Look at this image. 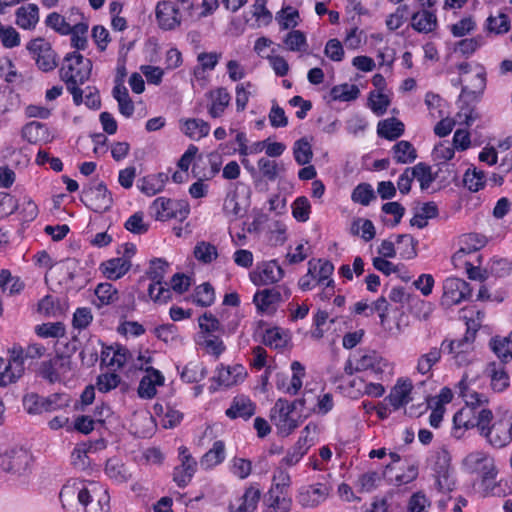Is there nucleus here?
I'll return each instance as SVG.
<instances>
[{"label": "nucleus", "instance_id": "obj_1", "mask_svg": "<svg viewBox=\"0 0 512 512\" xmlns=\"http://www.w3.org/2000/svg\"><path fill=\"white\" fill-rule=\"evenodd\" d=\"M459 395L464 399L465 406L455 413L453 423L455 429H471L477 428L480 432L482 419L484 415L489 414L490 409L483 405L487 403V398L470 388L468 376L463 375L457 384Z\"/></svg>", "mask_w": 512, "mask_h": 512}, {"label": "nucleus", "instance_id": "obj_2", "mask_svg": "<svg viewBox=\"0 0 512 512\" xmlns=\"http://www.w3.org/2000/svg\"><path fill=\"white\" fill-rule=\"evenodd\" d=\"M395 364L376 350L355 352L346 362L344 371L347 375L367 372L376 380L382 381L394 375Z\"/></svg>", "mask_w": 512, "mask_h": 512}, {"label": "nucleus", "instance_id": "obj_3", "mask_svg": "<svg viewBox=\"0 0 512 512\" xmlns=\"http://www.w3.org/2000/svg\"><path fill=\"white\" fill-rule=\"evenodd\" d=\"M305 403V398H299L292 402L284 398L276 400L270 410V420L276 427L279 435L286 437L300 426L303 418L297 410L304 407Z\"/></svg>", "mask_w": 512, "mask_h": 512}, {"label": "nucleus", "instance_id": "obj_4", "mask_svg": "<svg viewBox=\"0 0 512 512\" xmlns=\"http://www.w3.org/2000/svg\"><path fill=\"white\" fill-rule=\"evenodd\" d=\"M92 62L79 52L68 53L60 68V77L67 84H84L90 77Z\"/></svg>", "mask_w": 512, "mask_h": 512}, {"label": "nucleus", "instance_id": "obj_5", "mask_svg": "<svg viewBox=\"0 0 512 512\" xmlns=\"http://www.w3.org/2000/svg\"><path fill=\"white\" fill-rule=\"evenodd\" d=\"M493 413L485 414L479 434L495 448L505 447L512 440V421L499 419L493 422Z\"/></svg>", "mask_w": 512, "mask_h": 512}, {"label": "nucleus", "instance_id": "obj_6", "mask_svg": "<svg viewBox=\"0 0 512 512\" xmlns=\"http://www.w3.org/2000/svg\"><path fill=\"white\" fill-rule=\"evenodd\" d=\"M95 488V483L70 479L60 491V501L64 508L72 507L77 501L83 507V512H89L87 507L92 502V493Z\"/></svg>", "mask_w": 512, "mask_h": 512}, {"label": "nucleus", "instance_id": "obj_7", "mask_svg": "<svg viewBox=\"0 0 512 512\" xmlns=\"http://www.w3.org/2000/svg\"><path fill=\"white\" fill-rule=\"evenodd\" d=\"M334 266L330 261L310 260L308 262V272L299 279L298 285L301 290L309 291L316 285H322L333 289V280L331 275Z\"/></svg>", "mask_w": 512, "mask_h": 512}, {"label": "nucleus", "instance_id": "obj_8", "mask_svg": "<svg viewBox=\"0 0 512 512\" xmlns=\"http://www.w3.org/2000/svg\"><path fill=\"white\" fill-rule=\"evenodd\" d=\"M167 269V261L156 258L151 260L150 266L146 272L147 277L152 281L148 287V294L155 302L165 303L171 298V292L167 283L163 284Z\"/></svg>", "mask_w": 512, "mask_h": 512}, {"label": "nucleus", "instance_id": "obj_9", "mask_svg": "<svg viewBox=\"0 0 512 512\" xmlns=\"http://www.w3.org/2000/svg\"><path fill=\"white\" fill-rule=\"evenodd\" d=\"M463 465L468 472L477 474L483 481L494 480L498 474L494 457L482 450L469 453Z\"/></svg>", "mask_w": 512, "mask_h": 512}, {"label": "nucleus", "instance_id": "obj_10", "mask_svg": "<svg viewBox=\"0 0 512 512\" xmlns=\"http://www.w3.org/2000/svg\"><path fill=\"white\" fill-rule=\"evenodd\" d=\"M31 461V454L23 448L14 447L0 452V469L12 476L24 475Z\"/></svg>", "mask_w": 512, "mask_h": 512}, {"label": "nucleus", "instance_id": "obj_11", "mask_svg": "<svg viewBox=\"0 0 512 512\" xmlns=\"http://www.w3.org/2000/svg\"><path fill=\"white\" fill-rule=\"evenodd\" d=\"M149 211L151 216L158 221L172 218L183 221L188 217L190 208L185 202H175L165 197H158L152 202Z\"/></svg>", "mask_w": 512, "mask_h": 512}, {"label": "nucleus", "instance_id": "obj_12", "mask_svg": "<svg viewBox=\"0 0 512 512\" xmlns=\"http://www.w3.org/2000/svg\"><path fill=\"white\" fill-rule=\"evenodd\" d=\"M26 49L41 71L50 72L57 67V55L51 44L45 39H32L27 43Z\"/></svg>", "mask_w": 512, "mask_h": 512}, {"label": "nucleus", "instance_id": "obj_13", "mask_svg": "<svg viewBox=\"0 0 512 512\" xmlns=\"http://www.w3.org/2000/svg\"><path fill=\"white\" fill-rule=\"evenodd\" d=\"M72 361L69 356L57 355L43 361L39 367V375L50 383L65 381L72 375Z\"/></svg>", "mask_w": 512, "mask_h": 512}, {"label": "nucleus", "instance_id": "obj_14", "mask_svg": "<svg viewBox=\"0 0 512 512\" xmlns=\"http://www.w3.org/2000/svg\"><path fill=\"white\" fill-rule=\"evenodd\" d=\"M8 354V363L0 373V386L3 387L17 382L25 372L24 348L14 344L8 350Z\"/></svg>", "mask_w": 512, "mask_h": 512}, {"label": "nucleus", "instance_id": "obj_15", "mask_svg": "<svg viewBox=\"0 0 512 512\" xmlns=\"http://www.w3.org/2000/svg\"><path fill=\"white\" fill-rule=\"evenodd\" d=\"M81 201L89 209L97 213L108 211L113 204L111 192L103 183H97L84 189L82 191Z\"/></svg>", "mask_w": 512, "mask_h": 512}, {"label": "nucleus", "instance_id": "obj_16", "mask_svg": "<svg viewBox=\"0 0 512 512\" xmlns=\"http://www.w3.org/2000/svg\"><path fill=\"white\" fill-rule=\"evenodd\" d=\"M284 277V270L277 260L263 261L249 273L251 282L256 286H266L279 282Z\"/></svg>", "mask_w": 512, "mask_h": 512}, {"label": "nucleus", "instance_id": "obj_17", "mask_svg": "<svg viewBox=\"0 0 512 512\" xmlns=\"http://www.w3.org/2000/svg\"><path fill=\"white\" fill-rule=\"evenodd\" d=\"M206 109L209 117L213 119L224 116L231 104V94L225 87H216L205 93Z\"/></svg>", "mask_w": 512, "mask_h": 512}, {"label": "nucleus", "instance_id": "obj_18", "mask_svg": "<svg viewBox=\"0 0 512 512\" xmlns=\"http://www.w3.org/2000/svg\"><path fill=\"white\" fill-rule=\"evenodd\" d=\"M156 20L159 27L170 31L180 26L182 16L174 1L163 0L157 3L155 9Z\"/></svg>", "mask_w": 512, "mask_h": 512}, {"label": "nucleus", "instance_id": "obj_19", "mask_svg": "<svg viewBox=\"0 0 512 512\" xmlns=\"http://www.w3.org/2000/svg\"><path fill=\"white\" fill-rule=\"evenodd\" d=\"M471 294L469 284L459 278H447L443 283L442 304L450 307L459 304Z\"/></svg>", "mask_w": 512, "mask_h": 512}, {"label": "nucleus", "instance_id": "obj_20", "mask_svg": "<svg viewBox=\"0 0 512 512\" xmlns=\"http://www.w3.org/2000/svg\"><path fill=\"white\" fill-rule=\"evenodd\" d=\"M180 465L174 468L173 480L178 487L187 486L197 470V461L185 446L179 447Z\"/></svg>", "mask_w": 512, "mask_h": 512}, {"label": "nucleus", "instance_id": "obj_21", "mask_svg": "<svg viewBox=\"0 0 512 512\" xmlns=\"http://www.w3.org/2000/svg\"><path fill=\"white\" fill-rule=\"evenodd\" d=\"M412 391V380L407 377H400L396 380L385 400L389 402L394 410H399L412 401Z\"/></svg>", "mask_w": 512, "mask_h": 512}, {"label": "nucleus", "instance_id": "obj_22", "mask_svg": "<svg viewBox=\"0 0 512 512\" xmlns=\"http://www.w3.org/2000/svg\"><path fill=\"white\" fill-rule=\"evenodd\" d=\"M291 370L293 374L289 380V384L287 385L284 383V380H287V375L277 374L276 387L283 393L296 395L302 388L303 378L305 376V368L300 362L293 361L291 363Z\"/></svg>", "mask_w": 512, "mask_h": 512}, {"label": "nucleus", "instance_id": "obj_23", "mask_svg": "<svg viewBox=\"0 0 512 512\" xmlns=\"http://www.w3.org/2000/svg\"><path fill=\"white\" fill-rule=\"evenodd\" d=\"M329 487L323 483L304 486L299 490L298 501L303 507L313 508L326 500Z\"/></svg>", "mask_w": 512, "mask_h": 512}, {"label": "nucleus", "instance_id": "obj_24", "mask_svg": "<svg viewBox=\"0 0 512 512\" xmlns=\"http://www.w3.org/2000/svg\"><path fill=\"white\" fill-rule=\"evenodd\" d=\"M132 357L129 350L121 345L103 346L101 350L102 364L113 370L121 369Z\"/></svg>", "mask_w": 512, "mask_h": 512}, {"label": "nucleus", "instance_id": "obj_25", "mask_svg": "<svg viewBox=\"0 0 512 512\" xmlns=\"http://www.w3.org/2000/svg\"><path fill=\"white\" fill-rule=\"evenodd\" d=\"M281 302L282 295L277 288L257 291L253 297V303L264 314L274 313Z\"/></svg>", "mask_w": 512, "mask_h": 512}, {"label": "nucleus", "instance_id": "obj_26", "mask_svg": "<svg viewBox=\"0 0 512 512\" xmlns=\"http://www.w3.org/2000/svg\"><path fill=\"white\" fill-rule=\"evenodd\" d=\"M78 19H82V14L77 8H72L68 17L62 16L57 12L50 13L46 17L45 24L61 35H69L72 31L73 23Z\"/></svg>", "mask_w": 512, "mask_h": 512}, {"label": "nucleus", "instance_id": "obj_27", "mask_svg": "<svg viewBox=\"0 0 512 512\" xmlns=\"http://www.w3.org/2000/svg\"><path fill=\"white\" fill-rule=\"evenodd\" d=\"M146 375L138 386V395L143 399H152L157 393V387L163 386L165 378L162 373L154 368H145Z\"/></svg>", "mask_w": 512, "mask_h": 512}, {"label": "nucleus", "instance_id": "obj_28", "mask_svg": "<svg viewBox=\"0 0 512 512\" xmlns=\"http://www.w3.org/2000/svg\"><path fill=\"white\" fill-rule=\"evenodd\" d=\"M22 137L31 144H46L54 139L48 126L38 121L27 123L22 129Z\"/></svg>", "mask_w": 512, "mask_h": 512}, {"label": "nucleus", "instance_id": "obj_29", "mask_svg": "<svg viewBox=\"0 0 512 512\" xmlns=\"http://www.w3.org/2000/svg\"><path fill=\"white\" fill-rule=\"evenodd\" d=\"M246 377L245 368L242 365L224 366L217 368L215 380L220 386L231 387L244 381Z\"/></svg>", "mask_w": 512, "mask_h": 512}, {"label": "nucleus", "instance_id": "obj_30", "mask_svg": "<svg viewBox=\"0 0 512 512\" xmlns=\"http://www.w3.org/2000/svg\"><path fill=\"white\" fill-rule=\"evenodd\" d=\"M411 26L419 33H431L438 27L437 16L433 11L421 9L412 15Z\"/></svg>", "mask_w": 512, "mask_h": 512}, {"label": "nucleus", "instance_id": "obj_31", "mask_svg": "<svg viewBox=\"0 0 512 512\" xmlns=\"http://www.w3.org/2000/svg\"><path fill=\"white\" fill-rule=\"evenodd\" d=\"M442 348L441 346L432 347L426 353L421 354L416 362L415 371L416 373L426 376L427 378L432 377V369L435 365H437L442 357Z\"/></svg>", "mask_w": 512, "mask_h": 512}, {"label": "nucleus", "instance_id": "obj_32", "mask_svg": "<svg viewBox=\"0 0 512 512\" xmlns=\"http://www.w3.org/2000/svg\"><path fill=\"white\" fill-rule=\"evenodd\" d=\"M255 413L254 403L246 396L240 395L233 398L231 406L226 410V416L230 419H249Z\"/></svg>", "mask_w": 512, "mask_h": 512}, {"label": "nucleus", "instance_id": "obj_33", "mask_svg": "<svg viewBox=\"0 0 512 512\" xmlns=\"http://www.w3.org/2000/svg\"><path fill=\"white\" fill-rule=\"evenodd\" d=\"M260 496V490L250 486L241 497L230 504V509L232 512H253L257 508Z\"/></svg>", "mask_w": 512, "mask_h": 512}, {"label": "nucleus", "instance_id": "obj_34", "mask_svg": "<svg viewBox=\"0 0 512 512\" xmlns=\"http://www.w3.org/2000/svg\"><path fill=\"white\" fill-rule=\"evenodd\" d=\"M181 131L190 139L198 141L210 132V124L200 118H188L180 121Z\"/></svg>", "mask_w": 512, "mask_h": 512}, {"label": "nucleus", "instance_id": "obj_35", "mask_svg": "<svg viewBox=\"0 0 512 512\" xmlns=\"http://www.w3.org/2000/svg\"><path fill=\"white\" fill-rule=\"evenodd\" d=\"M16 24L24 30H32L39 22V8L36 4L29 3L16 10Z\"/></svg>", "mask_w": 512, "mask_h": 512}, {"label": "nucleus", "instance_id": "obj_36", "mask_svg": "<svg viewBox=\"0 0 512 512\" xmlns=\"http://www.w3.org/2000/svg\"><path fill=\"white\" fill-rule=\"evenodd\" d=\"M131 261L127 258H112L101 264L103 274L110 280H117L123 277L131 268Z\"/></svg>", "mask_w": 512, "mask_h": 512}, {"label": "nucleus", "instance_id": "obj_37", "mask_svg": "<svg viewBox=\"0 0 512 512\" xmlns=\"http://www.w3.org/2000/svg\"><path fill=\"white\" fill-rule=\"evenodd\" d=\"M167 179L168 177L165 173L148 175L139 180L138 188L142 193L153 196L164 189Z\"/></svg>", "mask_w": 512, "mask_h": 512}, {"label": "nucleus", "instance_id": "obj_38", "mask_svg": "<svg viewBox=\"0 0 512 512\" xmlns=\"http://www.w3.org/2000/svg\"><path fill=\"white\" fill-rule=\"evenodd\" d=\"M225 459V444L221 440H217L213 443L211 449H209L201 458L200 464L205 469H211L221 464Z\"/></svg>", "mask_w": 512, "mask_h": 512}, {"label": "nucleus", "instance_id": "obj_39", "mask_svg": "<svg viewBox=\"0 0 512 512\" xmlns=\"http://www.w3.org/2000/svg\"><path fill=\"white\" fill-rule=\"evenodd\" d=\"M377 133L385 139L395 140L404 133V124L396 118H388L378 123Z\"/></svg>", "mask_w": 512, "mask_h": 512}, {"label": "nucleus", "instance_id": "obj_40", "mask_svg": "<svg viewBox=\"0 0 512 512\" xmlns=\"http://www.w3.org/2000/svg\"><path fill=\"white\" fill-rule=\"evenodd\" d=\"M441 348L448 354L473 353V339L468 335L457 340L445 339L441 343Z\"/></svg>", "mask_w": 512, "mask_h": 512}, {"label": "nucleus", "instance_id": "obj_41", "mask_svg": "<svg viewBox=\"0 0 512 512\" xmlns=\"http://www.w3.org/2000/svg\"><path fill=\"white\" fill-rule=\"evenodd\" d=\"M104 471L111 480L119 484L127 482L131 477L124 464L117 458L108 459Z\"/></svg>", "mask_w": 512, "mask_h": 512}, {"label": "nucleus", "instance_id": "obj_42", "mask_svg": "<svg viewBox=\"0 0 512 512\" xmlns=\"http://www.w3.org/2000/svg\"><path fill=\"white\" fill-rule=\"evenodd\" d=\"M392 151L394 160L399 164H409L414 162L417 158L416 149L406 140L397 142L393 146Z\"/></svg>", "mask_w": 512, "mask_h": 512}, {"label": "nucleus", "instance_id": "obj_43", "mask_svg": "<svg viewBox=\"0 0 512 512\" xmlns=\"http://www.w3.org/2000/svg\"><path fill=\"white\" fill-rule=\"evenodd\" d=\"M494 391L502 392L509 386V376L505 368L496 363H490L487 368Z\"/></svg>", "mask_w": 512, "mask_h": 512}, {"label": "nucleus", "instance_id": "obj_44", "mask_svg": "<svg viewBox=\"0 0 512 512\" xmlns=\"http://www.w3.org/2000/svg\"><path fill=\"white\" fill-rule=\"evenodd\" d=\"M289 340L290 337L288 332L279 327L267 329L263 335V343L274 349H282L286 347Z\"/></svg>", "mask_w": 512, "mask_h": 512}, {"label": "nucleus", "instance_id": "obj_45", "mask_svg": "<svg viewBox=\"0 0 512 512\" xmlns=\"http://www.w3.org/2000/svg\"><path fill=\"white\" fill-rule=\"evenodd\" d=\"M284 492L268 490L264 503L268 508L267 512H289L290 500L285 498Z\"/></svg>", "mask_w": 512, "mask_h": 512}, {"label": "nucleus", "instance_id": "obj_46", "mask_svg": "<svg viewBox=\"0 0 512 512\" xmlns=\"http://www.w3.org/2000/svg\"><path fill=\"white\" fill-rule=\"evenodd\" d=\"M87 33H88V23L82 19H78L75 23H73L72 31L69 33L71 35V45L77 50H84L87 47Z\"/></svg>", "mask_w": 512, "mask_h": 512}, {"label": "nucleus", "instance_id": "obj_47", "mask_svg": "<svg viewBox=\"0 0 512 512\" xmlns=\"http://www.w3.org/2000/svg\"><path fill=\"white\" fill-rule=\"evenodd\" d=\"M197 343L210 355L219 357L225 351V345L220 337L214 334H199Z\"/></svg>", "mask_w": 512, "mask_h": 512}, {"label": "nucleus", "instance_id": "obj_48", "mask_svg": "<svg viewBox=\"0 0 512 512\" xmlns=\"http://www.w3.org/2000/svg\"><path fill=\"white\" fill-rule=\"evenodd\" d=\"M255 91H256L255 85L249 81L236 85V87H235V104H236V110L238 112H242L246 109L249 99Z\"/></svg>", "mask_w": 512, "mask_h": 512}, {"label": "nucleus", "instance_id": "obj_49", "mask_svg": "<svg viewBox=\"0 0 512 512\" xmlns=\"http://www.w3.org/2000/svg\"><path fill=\"white\" fill-rule=\"evenodd\" d=\"M429 464L433 474H440L452 470L451 457L449 452L445 449L435 451L429 459Z\"/></svg>", "mask_w": 512, "mask_h": 512}, {"label": "nucleus", "instance_id": "obj_50", "mask_svg": "<svg viewBox=\"0 0 512 512\" xmlns=\"http://www.w3.org/2000/svg\"><path fill=\"white\" fill-rule=\"evenodd\" d=\"M489 346L502 363H508L512 360L511 344L504 337L495 336L491 338Z\"/></svg>", "mask_w": 512, "mask_h": 512}, {"label": "nucleus", "instance_id": "obj_51", "mask_svg": "<svg viewBox=\"0 0 512 512\" xmlns=\"http://www.w3.org/2000/svg\"><path fill=\"white\" fill-rule=\"evenodd\" d=\"M92 446L86 443L77 445L71 453V463L75 469L84 471L90 467L88 453Z\"/></svg>", "mask_w": 512, "mask_h": 512}, {"label": "nucleus", "instance_id": "obj_52", "mask_svg": "<svg viewBox=\"0 0 512 512\" xmlns=\"http://www.w3.org/2000/svg\"><path fill=\"white\" fill-rule=\"evenodd\" d=\"M396 251L403 259H412L417 255V241L408 234H401L396 237Z\"/></svg>", "mask_w": 512, "mask_h": 512}, {"label": "nucleus", "instance_id": "obj_53", "mask_svg": "<svg viewBox=\"0 0 512 512\" xmlns=\"http://www.w3.org/2000/svg\"><path fill=\"white\" fill-rule=\"evenodd\" d=\"M411 175L416 179L422 190H426L430 187L432 182L435 180V176L432 174L431 167L425 163H418L414 167H409Z\"/></svg>", "mask_w": 512, "mask_h": 512}, {"label": "nucleus", "instance_id": "obj_54", "mask_svg": "<svg viewBox=\"0 0 512 512\" xmlns=\"http://www.w3.org/2000/svg\"><path fill=\"white\" fill-rule=\"evenodd\" d=\"M293 155L295 161L299 165H306L310 163L313 157V151L307 138H301L294 143Z\"/></svg>", "mask_w": 512, "mask_h": 512}, {"label": "nucleus", "instance_id": "obj_55", "mask_svg": "<svg viewBox=\"0 0 512 512\" xmlns=\"http://www.w3.org/2000/svg\"><path fill=\"white\" fill-rule=\"evenodd\" d=\"M286 48L293 52H304L308 44L305 34L300 30L290 31L283 40Z\"/></svg>", "mask_w": 512, "mask_h": 512}, {"label": "nucleus", "instance_id": "obj_56", "mask_svg": "<svg viewBox=\"0 0 512 512\" xmlns=\"http://www.w3.org/2000/svg\"><path fill=\"white\" fill-rule=\"evenodd\" d=\"M351 232L360 236L364 241H370L375 237L374 224L368 219H355L351 225Z\"/></svg>", "mask_w": 512, "mask_h": 512}, {"label": "nucleus", "instance_id": "obj_57", "mask_svg": "<svg viewBox=\"0 0 512 512\" xmlns=\"http://www.w3.org/2000/svg\"><path fill=\"white\" fill-rule=\"evenodd\" d=\"M95 295L99 303L98 306L109 305L118 300V292L111 283H100L95 289Z\"/></svg>", "mask_w": 512, "mask_h": 512}, {"label": "nucleus", "instance_id": "obj_58", "mask_svg": "<svg viewBox=\"0 0 512 512\" xmlns=\"http://www.w3.org/2000/svg\"><path fill=\"white\" fill-rule=\"evenodd\" d=\"M486 29L496 35L505 34L510 30V19L504 13H500L497 16H489L486 20Z\"/></svg>", "mask_w": 512, "mask_h": 512}, {"label": "nucleus", "instance_id": "obj_59", "mask_svg": "<svg viewBox=\"0 0 512 512\" xmlns=\"http://www.w3.org/2000/svg\"><path fill=\"white\" fill-rule=\"evenodd\" d=\"M23 407L31 415L46 413L45 397L37 393H28L23 397Z\"/></svg>", "mask_w": 512, "mask_h": 512}, {"label": "nucleus", "instance_id": "obj_60", "mask_svg": "<svg viewBox=\"0 0 512 512\" xmlns=\"http://www.w3.org/2000/svg\"><path fill=\"white\" fill-rule=\"evenodd\" d=\"M375 198V192L372 186L368 183L358 184L351 194L352 201L363 206H368Z\"/></svg>", "mask_w": 512, "mask_h": 512}, {"label": "nucleus", "instance_id": "obj_61", "mask_svg": "<svg viewBox=\"0 0 512 512\" xmlns=\"http://www.w3.org/2000/svg\"><path fill=\"white\" fill-rule=\"evenodd\" d=\"M193 301L199 306L208 307L215 301V292L209 283L199 285L194 292Z\"/></svg>", "mask_w": 512, "mask_h": 512}, {"label": "nucleus", "instance_id": "obj_62", "mask_svg": "<svg viewBox=\"0 0 512 512\" xmlns=\"http://www.w3.org/2000/svg\"><path fill=\"white\" fill-rule=\"evenodd\" d=\"M292 215L298 222H307L311 214V204L307 197H297L292 205Z\"/></svg>", "mask_w": 512, "mask_h": 512}, {"label": "nucleus", "instance_id": "obj_63", "mask_svg": "<svg viewBox=\"0 0 512 512\" xmlns=\"http://www.w3.org/2000/svg\"><path fill=\"white\" fill-rule=\"evenodd\" d=\"M291 485V477L289 472L281 465L273 471L272 485L269 490L286 493Z\"/></svg>", "mask_w": 512, "mask_h": 512}, {"label": "nucleus", "instance_id": "obj_64", "mask_svg": "<svg viewBox=\"0 0 512 512\" xmlns=\"http://www.w3.org/2000/svg\"><path fill=\"white\" fill-rule=\"evenodd\" d=\"M424 101L429 111V115L433 119L441 118L444 116V108L446 103L438 94L427 92Z\"/></svg>", "mask_w": 512, "mask_h": 512}]
</instances>
